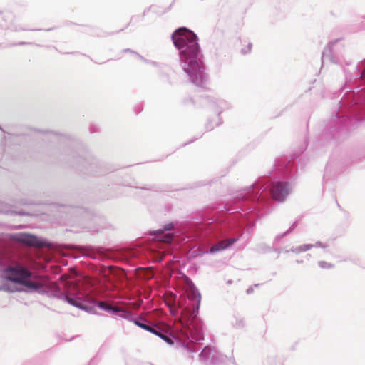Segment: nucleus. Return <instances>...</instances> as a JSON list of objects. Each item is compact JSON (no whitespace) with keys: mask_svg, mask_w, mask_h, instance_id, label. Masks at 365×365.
Here are the masks:
<instances>
[{"mask_svg":"<svg viewBox=\"0 0 365 365\" xmlns=\"http://www.w3.org/2000/svg\"><path fill=\"white\" fill-rule=\"evenodd\" d=\"M297 170L294 160L287 157L277 159L269 179H259L250 187L238 191L232 200L224 205L221 217L192 222L179 229L173 222L151 232L153 242L143 252L146 257L160 262L175 245L194 248L199 242L216 240L217 242L203 254H213L226 250L237 242L247 221V231L255 221L266 214L272 200L284 202L291 192Z\"/></svg>","mask_w":365,"mask_h":365,"instance_id":"f257e3e1","label":"nucleus"},{"mask_svg":"<svg viewBox=\"0 0 365 365\" xmlns=\"http://www.w3.org/2000/svg\"><path fill=\"white\" fill-rule=\"evenodd\" d=\"M1 276L8 281L26 287L29 290L38 293L46 292L50 297L64 300L69 304L86 312H90L91 305L95 304L116 319H125L144 330L157 334V326L150 323L146 319L142 317L134 318L133 312L128 309L98 301L92 291L88 292L81 287H76L73 289L65 292L56 283L52 282L46 286L41 280V276L19 263L4 265Z\"/></svg>","mask_w":365,"mask_h":365,"instance_id":"f03ea898","label":"nucleus"},{"mask_svg":"<svg viewBox=\"0 0 365 365\" xmlns=\"http://www.w3.org/2000/svg\"><path fill=\"white\" fill-rule=\"evenodd\" d=\"M339 41V39L331 41L324 48L322 56V65L330 61L346 66L344 68L346 81L342 90H349L333 108L327 125V130L331 133L356 122H365V59L356 65L347 63L342 54L344 48Z\"/></svg>","mask_w":365,"mask_h":365,"instance_id":"7ed1b4c3","label":"nucleus"},{"mask_svg":"<svg viewBox=\"0 0 365 365\" xmlns=\"http://www.w3.org/2000/svg\"><path fill=\"white\" fill-rule=\"evenodd\" d=\"M201 302V295L192 283L190 281L187 287V299H185V304L179 302L180 309L171 311L173 315H178L174 326L175 336L168 334L159 327H155V334L168 344L175 343L177 347H181L188 352L197 351L195 344L204 340L203 324L198 317V312Z\"/></svg>","mask_w":365,"mask_h":365,"instance_id":"20e7f679","label":"nucleus"},{"mask_svg":"<svg viewBox=\"0 0 365 365\" xmlns=\"http://www.w3.org/2000/svg\"><path fill=\"white\" fill-rule=\"evenodd\" d=\"M171 40L178 51L180 67L190 82L205 88L208 76L197 34L187 27H180L173 31Z\"/></svg>","mask_w":365,"mask_h":365,"instance_id":"39448f33","label":"nucleus"},{"mask_svg":"<svg viewBox=\"0 0 365 365\" xmlns=\"http://www.w3.org/2000/svg\"><path fill=\"white\" fill-rule=\"evenodd\" d=\"M200 103L210 108L217 115L214 119L209 120L206 124V129L212 130L215 126L222 124L220 113L230 108V104L225 100L217 98L210 96H202L200 98Z\"/></svg>","mask_w":365,"mask_h":365,"instance_id":"423d86ee","label":"nucleus"},{"mask_svg":"<svg viewBox=\"0 0 365 365\" xmlns=\"http://www.w3.org/2000/svg\"><path fill=\"white\" fill-rule=\"evenodd\" d=\"M9 238L14 242L32 247L40 248L48 245V243L46 240L39 238L35 235L27 232L10 234L9 235Z\"/></svg>","mask_w":365,"mask_h":365,"instance_id":"0eeeda50","label":"nucleus"},{"mask_svg":"<svg viewBox=\"0 0 365 365\" xmlns=\"http://www.w3.org/2000/svg\"><path fill=\"white\" fill-rule=\"evenodd\" d=\"M66 247L73 252V256L75 258H78L81 255L88 256L93 259H96L101 257L102 255V251L101 249H98V250L96 251L93 248L91 247L75 245H67Z\"/></svg>","mask_w":365,"mask_h":365,"instance_id":"6e6552de","label":"nucleus"},{"mask_svg":"<svg viewBox=\"0 0 365 365\" xmlns=\"http://www.w3.org/2000/svg\"><path fill=\"white\" fill-rule=\"evenodd\" d=\"M217 351L210 346H206L199 354V359L204 362L215 363L217 359Z\"/></svg>","mask_w":365,"mask_h":365,"instance_id":"1a4fd4ad","label":"nucleus"},{"mask_svg":"<svg viewBox=\"0 0 365 365\" xmlns=\"http://www.w3.org/2000/svg\"><path fill=\"white\" fill-rule=\"evenodd\" d=\"M349 31L352 33L365 31V16L359 17L354 24H351Z\"/></svg>","mask_w":365,"mask_h":365,"instance_id":"9d476101","label":"nucleus"},{"mask_svg":"<svg viewBox=\"0 0 365 365\" xmlns=\"http://www.w3.org/2000/svg\"><path fill=\"white\" fill-rule=\"evenodd\" d=\"M0 213L6 214V215H25V212H16L14 211L11 209L9 205L0 202Z\"/></svg>","mask_w":365,"mask_h":365,"instance_id":"9b49d317","label":"nucleus"},{"mask_svg":"<svg viewBox=\"0 0 365 365\" xmlns=\"http://www.w3.org/2000/svg\"><path fill=\"white\" fill-rule=\"evenodd\" d=\"M312 248V246L310 245V244H304V245H301L299 246H297L295 247H292L290 250H285L283 252L284 253H288L289 252H292L295 254H299V253L309 250Z\"/></svg>","mask_w":365,"mask_h":365,"instance_id":"f8f14e48","label":"nucleus"},{"mask_svg":"<svg viewBox=\"0 0 365 365\" xmlns=\"http://www.w3.org/2000/svg\"><path fill=\"white\" fill-rule=\"evenodd\" d=\"M298 225V222L297 221H295L294 222L291 226L289 227V229H287L285 232H284L282 234H279L277 235L275 238H274V242H277L278 240H279L280 239H282V237L288 235L289 234H290L297 226Z\"/></svg>","mask_w":365,"mask_h":365,"instance_id":"ddd939ff","label":"nucleus"},{"mask_svg":"<svg viewBox=\"0 0 365 365\" xmlns=\"http://www.w3.org/2000/svg\"><path fill=\"white\" fill-rule=\"evenodd\" d=\"M236 329H242L245 327V321L242 318H235V322L233 324Z\"/></svg>","mask_w":365,"mask_h":365,"instance_id":"4468645a","label":"nucleus"},{"mask_svg":"<svg viewBox=\"0 0 365 365\" xmlns=\"http://www.w3.org/2000/svg\"><path fill=\"white\" fill-rule=\"evenodd\" d=\"M318 265L322 269H331L334 267V265L332 264L325 261H319L318 262Z\"/></svg>","mask_w":365,"mask_h":365,"instance_id":"2eb2a0df","label":"nucleus"},{"mask_svg":"<svg viewBox=\"0 0 365 365\" xmlns=\"http://www.w3.org/2000/svg\"><path fill=\"white\" fill-rule=\"evenodd\" d=\"M310 245L312 246V248L313 247H321V248H327V245L324 243H322V242L320 241H317L315 244H310Z\"/></svg>","mask_w":365,"mask_h":365,"instance_id":"dca6fc26","label":"nucleus"},{"mask_svg":"<svg viewBox=\"0 0 365 365\" xmlns=\"http://www.w3.org/2000/svg\"><path fill=\"white\" fill-rule=\"evenodd\" d=\"M252 44L249 43L247 48H244L242 49L241 52L242 54H247L250 52L252 49Z\"/></svg>","mask_w":365,"mask_h":365,"instance_id":"f3484780","label":"nucleus"},{"mask_svg":"<svg viewBox=\"0 0 365 365\" xmlns=\"http://www.w3.org/2000/svg\"><path fill=\"white\" fill-rule=\"evenodd\" d=\"M334 165L331 161L329 162L326 168L327 172L330 171L334 168Z\"/></svg>","mask_w":365,"mask_h":365,"instance_id":"a211bd4d","label":"nucleus"},{"mask_svg":"<svg viewBox=\"0 0 365 365\" xmlns=\"http://www.w3.org/2000/svg\"><path fill=\"white\" fill-rule=\"evenodd\" d=\"M135 56L140 59V61H143V62H146L147 61V59L145 58L143 56H142L141 55H140L139 53H135Z\"/></svg>","mask_w":365,"mask_h":365,"instance_id":"6ab92c4d","label":"nucleus"},{"mask_svg":"<svg viewBox=\"0 0 365 365\" xmlns=\"http://www.w3.org/2000/svg\"><path fill=\"white\" fill-rule=\"evenodd\" d=\"M145 63H148V64H150L152 66H158V63L157 62L153 61H150V60H148V59H147V61Z\"/></svg>","mask_w":365,"mask_h":365,"instance_id":"aec40b11","label":"nucleus"},{"mask_svg":"<svg viewBox=\"0 0 365 365\" xmlns=\"http://www.w3.org/2000/svg\"><path fill=\"white\" fill-rule=\"evenodd\" d=\"M123 52H129V53H133L135 55L136 52L132 51L131 49L130 48H126V49H124L123 50Z\"/></svg>","mask_w":365,"mask_h":365,"instance_id":"412c9836","label":"nucleus"},{"mask_svg":"<svg viewBox=\"0 0 365 365\" xmlns=\"http://www.w3.org/2000/svg\"><path fill=\"white\" fill-rule=\"evenodd\" d=\"M246 292H247V294H250L252 293L253 292V288L252 287H249L247 289Z\"/></svg>","mask_w":365,"mask_h":365,"instance_id":"4be33fe9","label":"nucleus"},{"mask_svg":"<svg viewBox=\"0 0 365 365\" xmlns=\"http://www.w3.org/2000/svg\"><path fill=\"white\" fill-rule=\"evenodd\" d=\"M0 289H2V290H6V291L8 290V289H6V286H5V285H3L2 287H0Z\"/></svg>","mask_w":365,"mask_h":365,"instance_id":"5701e85b","label":"nucleus"},{"mask_svg":"<svg viewBox=\"0 0 365 365\" xmlns=\"http://www.w3.org/2000/svg\"><path fill=\"white\" fill-rule=\"evenodd\" d=\"M53 138H57V135L56 133H51Z\"/></svg>","mask_w":365,"mask_h":365,"instance_id":"b1692460","label":"nucleus"},{"mask_svg":"<svg viewBox=\"0 0 365 365\" xmlns=\"http://www.w3.org/2000/svg\"><path fill=\"white\" fill-rule=\"evenodd\" d=\"M24 44H26V43H24V42H21V43H19V45H24Z\"/></svg>","mask_w":365,"mask_h":365,"instance_id":"393cba45","label":"nucleus"},{"mask_svg":"<svg viewBox=\"0 0 365 365\" xmlns=\"http://www.w3.org/2000/svg\"><path fill=\"white\" fill-rule=\"evenodd\" d=\"M302 260L301 261L300 260H297V263H302Z\"/></svg>","mask_w":365,"mask_h":365,"instance_id":"a878e982","label":"nucleus"},{"mask_svg":"<svg viewBox=\"0 0 365 365\" xmlns=\"http://www.w3.org/2000/svg\"><path fill=\"white\" fill-rule=\"evenodd\" d=\"M136 255H137L136 253H134V252L132 253V255L134 256V257L136 256Z\"/></svg>","mask_w":365,"mask_h":365,"instance_id":"bb28decb","label":"nucleus"},{"mask_svg":"<svg viewBox=\"0 0 365 365\" xmlns=\"http://www.w3.org/2000/svg\"><path fill=\"white\" fill-rule=\"evenodd\" d=\"M1 14H2V11H0V15H1Z\"/></svg>","mask_w":365,"mask_h":365,"instance_id":"cd10ccee","label":"nucleus"},{"mask_svg":"<svg viewBox=\"0 0 365 365\" xmlns=\"http://www.w3.org/2000/svg\"><path fill=\"white\" fill-rule=\"evenodd\" d=\"M0 130H2L1 127L0 126Z\"/></svg>","mask_w":365,"mask_h":365,"instance_id":"c85d7f7f","label":"nucleus"}]
</instances>
